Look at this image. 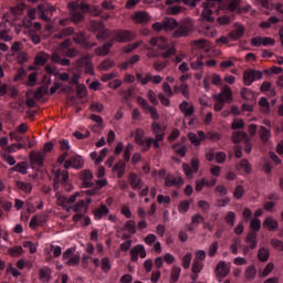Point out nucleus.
<instances>
[{"mask_svg": "<svg viewBox=\"0 0 283 283\" xmlns=\"http://www.w3.org/2000/svg\"><path fill=\"white\" fill-rule=\"evenodd\" d=\"M77 65L80 67H84L86 74H94V66L92 65V60L90 57H83L80 61H77Z\"/></svg>", "mask_w": 283, "mask_h": 283, "instance_id": "nucleus-25", "label": "nucleus"}, {"mask_svg": "<svg viewBox=\"0 0 283 283\" xmlns=\"http://www.w3.org/2000/svg\"><path fill=\"white\" fill-rule=\"evenodd\" d=\"M166 187H182L185 185V180L181 177L168 176L165 179Z\"/></svg>", "mask_w": 283, "mask_h": 283, "instance_id": "nucleus-23", "label": "nucleus"}, {"mask_svg": "<svg viewBox=\"0 0 283 283\" xmlns=\"http://www.w3.org/2000/svg\"><path fill=\"white\" fill-rule=\"evenodd\" d=\"M200 167V160L198 158H192L191 167L188 164L182 165V169L187 178H193V174H198V169Z\"/></svg>", "mask_w": 283, "mask_h": 283, "instance_id": "nucleus-12", "label": "nucleus"}, {"mask_svg": "<svg viewBox=\"0 0 283 283\" xmlns=\"http://www.w3.org/2000/svg\"><path fill=\"white\" fill-rule=\"evenodd\" d=\"M125 231H128V233H136V221L130 220L125 223Z\"/></svg>", "mask_w": 283, "mask_h": 283, "instance_id": "nucleus-51", "label": "nucleus"}, {"mask_svg": "<svg viewBox=\"0 0 283 283\" xmlns=\"http://www.w3.org/2000/svg\"><path fill=\"white\" fill-rule=\"evenodd\" d=\"M149 43L153 48H157V50H167L169 48V40L164 36L153 38Z\"/></svg>", "mask_w": 283, "mask_h": 283, "instance_id": "nucleus-16", "label": "nucleus"}, {"mask_svg": "<svg viewBox=\"0 0 283 283\" xmlns=\"http://www.w3.org/2000/svg\"><path fill=\"white\" fill-rule=\"evenodd\" d=\"M280 224L277 221L272 217H266L263 221V229H266L268 231H277V228Z\"/></svg>", "mask_w": 283, "mask_h": 283, "instance_id": "nucleus-26", "label": "nucleus"}, {"mask_svg": "<svg viewBox=\"0 0 283 283\" xmlns=\"http://www.w3.org/2000/svg\"><path fill=\"white\" fill-rule=\"evenodd\" d=\"M242 0H230L227 10L230 12H249L251 10V6H247L245 8H241Z\"/></svg>", "mask_w": 283, "mask_h": 283, "instance_id": "nucleus-15", "label": "nucleus"}, {"mask_svg": "<svg viewBox=\"0 0 283 283\" xmlns=\"http://www.w3.org/2000/svg\"><path fill=\"white\" fill-rule=\"evenodd\" d=\"M244 128V120L242 119H233L231 129H243Z\"/></svg>", "mask_w": 283, "mask_h": 283, "instance_id": "nucleus-59", "label": "nucleus"}, {"mask_svg": "<svg viewBox=\"0 0 283 283\" xmlns=\"http://www.w3.org/2000/svg\"><path fill=\"white\" fill-rule=\"evenodd\" d=\"M178 28V21L174 18H165L164 19V30L166 32H172V30H176Z\"/></svg>", "mask_w": 283, "mask_h": 283, "instance_id": "nucleus-27", "label": "nucleus"}, {"mask_svg": "<svg viewBox=\"0 0 283 283\" xmlns=\"http://www.w3.org/2000/svg\"><path fill=\"white\" fill-rule=\"evenodd\" d=\"M69 178L70 174L67 171L61 172V170H55L54 187H56V182H67Z\"/></svg>", "mask_w": 283, "mask_h": 283, "instance_id": "nucleus-33", "label": "nucleus"}, {"mask_svg": "<svg viewBox=\"0 0 283 283\" xmlns=\"http://www.w3.org/2000/svg\"><path fill=\"white\" fill-rule=\"evenodd\" d=\"M260 138H261V140H263V143H266L269 140V138H271V130H269L264 127H261Z\"/></svg>", "mask_w": 283, "mask_h": 283, "instance_id": "nucleus-52", "label": "nucleus"}, {"mask_svg": "<svg viewBox=\"0 0 283 283\" xmlns=\"http://www.w3.org/2000/svg\"><path fill=\"white\" fill-rule=\"evenodd\" d=\"M49 59H50V55H48L46 53H39L35 56V65H45Z\"/></svg>", "mask_w": 283, "mask_h": 283, "instance_id": "nucleus-40", "label": "nucleus"}, {"mask_svg": "<svg viewBox=\"0 0 283 283\" xmlns=\"http://www.w3.org/2000/svg\"><path fill=\"white\" fill-rule=\"evenodd\" d=\"M133 21H135V23H149L151 17L145 11H138L133 15Z\"/></svg>", "mask_w": 283, "mask_h": 283, "instance_id": "nucleus-24", "label": "nucleus"}, {"mask_svg": "<svg viewBox=\"0 0 283 283\" xmlns=\"http://www.w3.org/2000/svg\"><path fill=\"white\" fill-rule=\"evenodd\" d=\"M258 258L260 262H266L269 260V250L268 249H260L258 253Z\"/></svg>", "mask_w": 283, "mask_h": 283, "instance_id": "nucleus-53", "label": "nucleus"}, {"mask_svg": "<svg viewBox=\"0 0 283 283\" xmlns=\"http://www.w3.org/2000/svg\"><path fill=\"white\" fill-rule=\"evenodd\" d=\"M83 165V157L75 155L72 156L69 160L64 161V169H81Z\"/></svg>", "mask_w": 283, "mask_h": 283, "instance_id": "nucleus-13", "label": "nucleus"}, {"mask_svg": "<svg viewBox=\"0 0 283 283\" xmlns=\"http://www.w3.org/2000/svg\"><path fill=\"white\" fill-rule=\"evenodd\" d=\"M255 275H258V270L255 269V266L253 265L248 266L245 270L247 280H254Z\"/></svg>", "mask_w": 283, "mask_h": 283, "instance_id": "nucleus-42", "label": "nucleus"}, {"mask_svg": "<svg viewBox=\"0 0 283 283\" xmlns=\"http://www.w3.org/2000/svg\"><path fill=\"white\" fill-rule=\"evenodd\" d=\"M250 227L252 231H260V229H262V222L260 221V219L254 218L253 220H251Z\"/></svg>", "mask_w": 283, "mask_h": 283, "instance_id": "nucleus-54", "label": "nucleus"}, {"mask_svg": "<svg viewBox=\"0 0 283 283\" xmlns=\"http://www.w3.org/2000/svg\"><path fill=\"white\" fill-rule=\"evenodd\" d=\"M80 193L81 196L77 197L76 201H75V205L71 206V209H73V211L75 213H81V211H83V209H85V196H93L94 192H92L91 190H87L86 192H77Z\"/></svg>", "mask_w": 283, "mask_h": 283, "instance_id": "nucleus-9", "label": "nucleus"}, {"mask_svg": "<svg viewBox=\"0 0 283 283\" xmlns=\"http://www.w3.org/2000/svg\"><path fill=\"white\" fill-rule=\"evenodd\" d=\"M191 30H193V21H191V19H187L181 24V27L174 32V36H176L177 39H180L181 36H187V34H189Z\"/></svg>", "mask_w": 283, "mask_h": 283, "instance_id": "nucleus-11", "label": "nucleus"}, {"mask_svg": "<svg viewBox=\"0 0 283 283\" xmlns=\"http://www.w3.org/2000/svg\"><path fill=\"white\" fill-rule=\"evenodd\" d=\"M271 244L276 251H283V241L279 239H272Z\"/></svg>", "mask_w": 283, "mask_h": 283, "instance_id": "nucleus-58", "label": "nucleus"}, {"mask_svg": "<svg viewBox=\"0 0 283 283\" xmlns=\"http://www.w3.org/2000/svg\"><path fill=\"white\" fill-rule=\"evenodd\" d=\"M191 258H193V254H191V252H188L184 255L181 260V265L184 266V269H189V266H191Z\"/></svg>", "mask_w": 283, "mask_h": 283, "instance_id": "nucleus-48", "label": "nucleus"}, {"mask_svg": "<svg viewBox=\"0 0 283 283\" xmlns=\"http://www.w3.org/2000/svg\"><path fill=\"white\" fill-rule=\"evenodd\" d=\"M188 138H189L190 143H192V145L198 146V145H200L201 140H205V132L199 130L198 135H196V133H190L188 135Z\"/></svg>", "mask_w": 283, "mask_h": 283, "instance_id": "nucleus-32", "label": "nucleus"}, {"mask_svg": "<svg viewBox=\"0 0 283 283\" xmlns=\"http://www.w3.org/2000/svg\"><path fill=\"white\" fill-rule=\"evenodd\" d=\"M214 158L219 165H222L224 160H227V154L223 151H219L216 154Z\"/></svg>", "mask_w": 283, "mask_h": 283, "instance_id": "nucleus-61", "label": "nucleus"}, {"mask_svg": "<svg viewBox=\"0 0 283 283\" xmlns=\"http://www.w3.org/2000/svg\"><path fill=\"white\" fill-rule=\"evenodd\" d=\"M241 96L244 101H254L256 98L255 93L249 88H242Z\"/></svg>", "mask_w": 283, "mask_h": 283, "instance_id": "nucleus-39", "label": "nucleus"}, {"mask_svg": "<svg viewBox=\"0 0 283 283\" xmlns=\"http://www.w3.org/2000/svg\"><path fill=\"white\" fill-rule=\"evenodd\" d=\"M69 9L72 11V21H74V23H78V21L83 20V14L78 13V10H81V12H91V14L94 15L98 14V11L93 12L86 3H82L81 7H78V3L71 2L69 3Z\"/></svg>", "mask_w": 283, "mask_h": 283, "instance_id": "nucleus-2", "label": "nucleus"}, {"mask_svg": "<svg viewBox=\"0 0 283 283\" xmlns=\"http://www.w3.org/2000/svg\"><path fill=\"white\" fill-rule=\"evenodd\" d=\"M189 207H191L189 201H181L178 206L179 213H187V211H189Z\"/></svg>", "mask_w": 283, "mask_h": 283, "instance_id": "nucleus-55", "label": "nucleus"}, {"mask_svg": "<svg viewBox=\"0 0 283 283\" xmlns=\"http://www.w3.org/2000/svg\"><path fill=\"white\" fill-rule=\"evenodd\" d=\"M94 216H95V220H101V218H103V216H107V213H109V208H107V206L103 205L99 208L94 210Z\"/></svg>", "mask_w": 283, "mask_h": 283, "instance_id": "nucleus-34", "label": "nucleus"}, {"mask_svg": "<svg viewBox=\"0 0 283 283\" xmlns=\"http://www.w3.org/2000/svg\"><path fill=\"white\" fill-rule=\"evenodd\" d=\"M39 277L42 282H50L52 280V269L41 268L39 270Z\"/></svg>", "mask_w": 283, "mask_h": 283, "instance_id": "nucleus-30", "label": "nucleus"}, {"mask_svg": "<svg viewBox=\"0 0 283 283\" xmlns=\"http://www.w3.org/2000/svg\"><path fill=\"white\" fill-rule=\"evenodd\" d=\"M138 258H147V252L145 251V247L136 245L130 250V260L133 262L138 261Z\"/></svg>", "mask_w": 283, "mask_h": 283, "instance_id": "nucleus-17", "label": "nucleus"}, {"mask_svg": "<svg viewBox=\"0 0 283 283\" xmlns=\"http://www.w3.org/2000/svg\"><path fill=\"white\" fill-rule=\"evenodd\" d=\"M238 171H243V174H251V164L249 160L242 159L240 164L237 166Z\"/></svg>", "mask_w": 283, "mask_h": 283, "instance_id": "nucleus-35", "label": "nucleus"}, {"mask_svg": "<svg viewBox=\"0 0 283 283\" xmlns=\"http://www.w3.org/2000/svg\"><path fill=\"white\" fill-rule=\"evenodd\" d=\"M29 158L31 163H34L35 165H43V160L45 159V151L42 150H32L29 155Z\"/></svg>", "mask_w": 283, "mask_h": 283, "instance_id": "nucleus-19", "label": "nucleus"}, {"mask_svg": "<svg viewBox=\"0 0 283 283\" xmlns=\"http://www.w3.org/2000/svg\"><path fill=\"white\" fill-rule=\"evenodd\" d=\"M231 272V268L227 265L223 261H220L216 268V274L218 277H227Z\"/></svg>", "mask_w": 283, "mask_h": 283, "instance_id": "nucleus-22", "label": "nucleus"}, {"mask_svg": "<svg viewBox=\"0 0 283 283\" xmlns=\"http://www.w3.org/2000/svg\"><path fill=\"white\" fill-rule=\"evenodd\" d=\"M23 247H24V249H29L30 253L36 252V244L32 243V241H24Z\"/></svg>", "mask_w": 283, "mask_h": 283, "instance_id": "nucleus-60", "label": "nucleus"}, {"mask_svg": "<svg viewBox=\"0 0 283 283\" xmlns=\"http://www.w3.org/2000/svg\"><path fill=\"white\" fill-rule=\"evenodd\" d=\"M205 258H207V252L205 250H198L195 253V261L197 262H202L205 260Z\"/></svg>", "mask_w": 283, "mask_h": 283, "instance_id": "nucleus-57", "label": "nucleus"}, {"mask_svg": "<svg viewBox=\"0 0 283 283\" xmlns=\"http://www.w3.org/2000/svg\"><path fill=\"white\" fill-rule=\"evenodd\" d=\"M107 148H103L98 155V153L96 151H92L90 154V158L91 160H93L94 165H101V163H103V160H105V158H107Z\"/></svg>", "mask_w": 283, "mask_h": 283, "instance_id": "nucleus-18", "label": "nucleus"}, {"mask_svg": "<svg viewBox=\"0 0 283 283\" xmlns=\"http://www.w3.org/2000/svg\"><path fill=\"white\" fill-rule=\"evenodd\" d=\"M80 178L83 181V187L87 188V187H92V185H94V182L92 180H94V175L92 174V171L90 170H83L80 174Z\"/></svg>", "mask_w": 283, "mask_h": 283, "instance_id": "nucleus-21", "label": "nucleus"}, {"mask_svg": "<svg viewBox=\"0 0 283 283\" xmlns=\"http://www.w3.org/2000/svg\"><path fill=\"white\" fill-rule=\"evenodd\" d=\"M260 109L264 114H269L271 112V104L266 97H261L259 101Z\"/></svg>", "mask_w": 283, "mask_h": 283, "instance_id": "nucleus-36", "label": "nucleus"}, {"mask_svg": "<svg viewBox=\"0 0 283 283\" xmlns=\"http://www.w3.org/2000/svg\"><path fill=\"white\" fill-rule=\"evenodd\" d=\"M112 67H114V63L112 62V60H106L99 65V69L102 70H112Z\"/></svg>", "mask_w": 283, "mask_h": 283, "instance_id": "nucleus-64", "label": "nucleus"}, {"mask_svg": "<svg viewBox=\"0 0 283 283\" xmlns=\"http://www.w3.org/2000/svg\"><path fill=\"white\" fill-rule=\"evenodd\" d=\"M242 196H244V187L242 186H237L233 192V197L237 200H240V198H242Z\"/></svg>", "mask_w": 283, "mask_h": 283, "instance_id": "nucleus-56", "label": "nucleus"}, {"mask_svg": "<svg viewBox=\"0 0 283 283\" xmlns=\"http://www.w3.org/2000/svg\"><path fill=\"white\" fill-rule=\"evenodd\" d=\"M203 34H206V36H209V38H213L218 34V30H216L214 25H207L203 29Z\"/></svg>", "mask_w": 283, "mask_h": 283, "instance_id": "nucleus-47", "label": "nucleus"}, {"mask_svg": "<svg viewBox=\"0 0 283 283\" xmlns=\"http://www.w3.org/2000/svg\"><path fill=\"white\" fill-rule=\"evenodd\" d=\"M45 221V216L43 214H36L31 218V221L29 223L30 229H36V227H41Z\"/></svg>", "mask_w": 283, "mask_h": 283, "instance_id": "nucleus-31", "label": "nucleus"}, {"mask_svg": "<svg viewBox=\"0 0 283 283\" xmlns=\"http://www.w3.org/2000/svg\"><path fill=\"white\" fill-rule=\"evenodd\" d=\"M179 92H181L182 96H185V98H189V85L182 83L179 87Z\"/></svg>", "mask_w": 283, "mask_h": 283, "instance_id": "nucleus-63", "label": "nucleus"}, {"mask_svg": "<svg viewBox=\"0 0 283 283\" xmlns=\"http://www.w3.org/2000/svg\"><path fill=\"white\" fill-rule=\"evenodd\" d=\"M11 171H18L19 174H28V164L19 163L13 168H11Z\"/></svg>", "mask_w": 283, "mask_h": 283, "instance_id": "nucleus-45", "label": "nucleus"}, {"mask_svg": "<svg viewBox=\"0 0 283 283\" xmlns=\"http://www.w3.org/2000/svg\"><path fill=\"white\" fill-rule=\"evenodd\" d=\"M216 3L214 0H207L206 2L202 3V12H201V21H208L210 23H213L216 21V18H213V10L212 8H216L213 4Z\"/></svg>", "mask_w": 283, "mask_h": 283, "instance_id": "nucleus-6", "label": "nucleus"}, {"mask_svg": "<svg viewBox=\"0 0 283 283\" xmlns=\"http://www.w3.org/2000/svg\"><path fill=\"white\" fill-rule=\"evenodd\" d=\"M8 253L12 258H19V255H21V253H23V248H21V245H18V247H14V248H10L8 250Z\"/></svg>", "mask_w": 283, "mask_h": 283, "instance_id": "nucleus-49", "label": "nucleus"}, {"mask_svg": "<svg viewBox=\"0 0 283 283\" xmlns=\"http://www.w3.org/2000/svg\"><path fill=\"white\" fill-rule=\"evenodd\" d=\"M135 143L142 147L143 151H149L154 143V137L145 138V130L137 128L135 132Z\"/></svg>", "mask_w": 283, "mask_h": 283, "instance_id": "nucleus-4", "label": "nucleus"}, {"mask_svg": "<svg viewBox=\"0 0 283 283\" xmlns=\"http://www.w3.org/2000/svg\"><path fill=\"white\" fill-rule=\"evenodd\" d=\"M151 132L155 135V137L163 136V138H165V133L167 132V127L160 126L158 122H153Z\"/></svg>", "mask_w": 283, "mask_h": 283, "instance_id": "nucleus-29", "label": "nucleus"}, {"mask_svg": "<svg viewBox=\"0 0 283 283\" xmlns=\"http://www.w3.org/2000/svg\"><path fill=\"white\" fill-rule=\"evenodd\" d=\"M244 35V27H238L234 31L230 33V39L232 41H238V39H242Z\"/></svg>", "mask_w": 283, "mask_h": 283, "instance_id": "nucleus-38", "label": "nucleus"}, {"mask_svg": "<svg viewBox=\"0 0 283 283\" xmlns=\"http://www.w3.org/2000/svg\"><path fill=\"white\" fill-rule=\"evenodd\" d=\"M214 101H223L224 103H231L233 98V93L231 92V87L224 86L220 94L213 95Z\"/></svg>", "mask_w": 283, "mask_h": 283, "instance_id": "nucleus-14", "label": "nucleus"}, {"mask_svg": "<svg viewBox=\"0 0 283 283\" xmlns=\"http://www.w3.org/2000/svg\"><path fill=\"white\" fill-rule=\"evenodd\" d=\"M242 140H244V143H250L251 138H249V135H247V133L242 130H237L232 133V143H234L235 145H240Z\"/></svg>", "mask_w": 283, "mask_h": 283, "instance_id": "nucleus-20", "label": "nucleus"}, {"mask_svg": "<svg viewBox=\"0 0 283 283\" xmlns=\"http://www.w3.org/2000/svg\"><path fill=\"white\" fill-rule=\"evenodd\" d=\"M247 242L248 244H250V249H255L258 244V233H250L247 237Z\"/></svg>", "mask_w": 283, "mask_h": 283, "instance_id": "nucleus-46", "label": "nucleus"}, {"mask_svg": "<svg viewBox=\"0 0 283 283\" xmlns=\"http://www.w3.org/2000/svg\"><path fill=\"white\" fill-rule=\"evenodd\" d=\"M273 269H275V265L273 263H269L262 272H260V277H266L268 275H271L273 272Z\"/></svg>", "mask_w": 283, "mask_h": 283, "instance_id": "nucleus-50", "label": "nucleus"}, {"mask_svg": "<svg viewBox=\"0 0 283 283\" xmlns=\"http://www.w3.org/2000/svg\"><path fill=\"white\" fill-rule=\"evenodd\" d=\"M74 253H76V249L70 248L62 255V260H64L69 266H76V264L81 262V256Z\"/></svg>", "mask_w": 283, "mask_h": 283, "instance_id": "nucleus-8", "label": "nucleus"}, {"mask_svg": "<svg viewBox=\"0 0 283 283\" xmlns=\"http://www.w3.org/2000/svg\"><path fill=\"white\" fill-rule=\"evenodd\" d=\"M181 271L182 269H180V266L178 265L172 266L171 274H170L171 282H177L179 280Z\"/></svg>", "mask_w": 283, "mask_h": 283, "instance_id": "nucleus-43", "label": "nucleus"}, {"mask_svg": "<svg viewBox=\"0 0 283 283\" xmlns=\"http://www.w3.org/2000/svg\"><path fill=\"white\" fill-rule=\"evenodd\" d=\"M129 185L133 189L139 191V196L145 197L149 195V187L146 186L143 188V179H140L136 174H132L129 176Z\"/></svg>", "mask_w": 283, "mask_h": 283, "instance_id": "nucleus-5", "label": "nucleus"}, {"mask_svg": "<svg viewBox=\"0 0 283 283\" xmlns=\"http://www.w3.org/2000/svg\"><path fill=\"white\" fill-rule=\"evenodd\" d=\"M202 269H205V263L202 261H192V273L195 275H198V273H200V271H202Z\"/></svg>", "mask_w": 283, "mask_h": 283, "instance_id": "nucleus-44", "label": "nucleus"}, {"mask_svg": "<svg viewBox=\"0 0 283 283\" xmlns=\"http://www.w3.org/2000/svg\"><path fill=\"white\" fill-rule=\"evenodd\" d=\"M135 39L136 34H134L132 31H118L115 39L112 40L111 43H106L103 45V48L97 49V54L99 56H105V54H108L109 48H112L114 41H117V43H129V41H134Z\"/></svg>", "mask_w": 283, "mask_h": 283, "instance_id": "nucleus-1", "label": "nucleus"}, {"mask_svg": "<svg viewBox=\"0 0 283 283\" xmlns=\"http://www.w3.org/2000/svg\"><path fill=\"white\" fill-rule=\"evenodd\" d=\"M18 189H21V191H24V193H30L32 191V184L30 182H23V181H17Z\"/></svg>", "mask_w": 283, "mask_h": 283, "instance_id": "nucleus-41", "label": "nucleus"}, {"mask_svg": "<svg viewBox=\"0 0 283 283\" xmlns=\"http://www.w3.org/2000/svg\"><path fill=\"white\" fill-rule=\"evenodd\" d=\"M217 23L219 25H229V23H231V18L227 15L220 17L217 19Z\"/></svg>", "mask_w": 283, "mask_h": 283, "instance_id": "nucleus-62", "label": "nucleus"}, {"mask_svg": "<svg viewBox=\"0 0 283 283\" xmlns=\"http://www.w3.org/2000/svg\"><path fill=\"white\" fill-rule=\"evenodd\" d=\"M23 4H19L18 7H14L2 18L1 28H12L14 21L23 14Z\"/></svg>", "mask_w": 283, "mask_h": 283, "instance_id": "nucleus-3", "label": "nucleus"}, {"mask_svg": "<svg viewBox=\"0 0 283 283\" xmlns=\"http://www.w3.org/2000/svg\"><path fill=\"white\" fill-rule=\"evenodd\" d=\"M180 109L185 116H191V114H193V105L189 104V102H182Z\"/></svg>", "mask_w": 283, "mask_h": 283, "instance_id": "nucleus-37", "label": "nucleus"}, {"mask_svg": "<svg viewBox=\"0 0 283 283\" xmlns=\"http://www.w3.org/2000/svg\"><path fill=\"white\" fill-rule=\"evenodd\" d=\"M260 78H262V72L258 71V70H247L243 73V83L244 85H251V83H253V81H260Z\"/></svg>", "mask_w": 283, "mask_h": 283, "instance_id": "nucleus-10", "label": "nucleus"}, {"mask_svg": "<svg viewBox=\"0 0 283 283\" xmlns=\"http://www.w3.org/2000/svg\"><path fill=\"white\" fill-rule=\"evenodd\" d=\"M80 196H81L80 192H75L70 198H67L65 196L56 195L57 205H59V207L66 209V211H72V206L74 205V202H76V200L78 199Z\"/></svg>", "mask_w": 283, "mask_h": 283, "instance_id": "nucleus-7", "label": "nucleus"}, {"mask_svg": "<svg viewBox=\"0 0 283 283\" xmlns=\"http://www.w3.org/2000/svg\"><path fill=\"white\" fill-rule=\"evenodd\" d=\"M216 179L208 181L206 178L196 181V191H202L205 187H213L216 185Z\"/></svg>", "mask_w": 283, "mask_h": 283, "instance_id": "nucleus-28", "label": "nucleus"}]
</instances>
